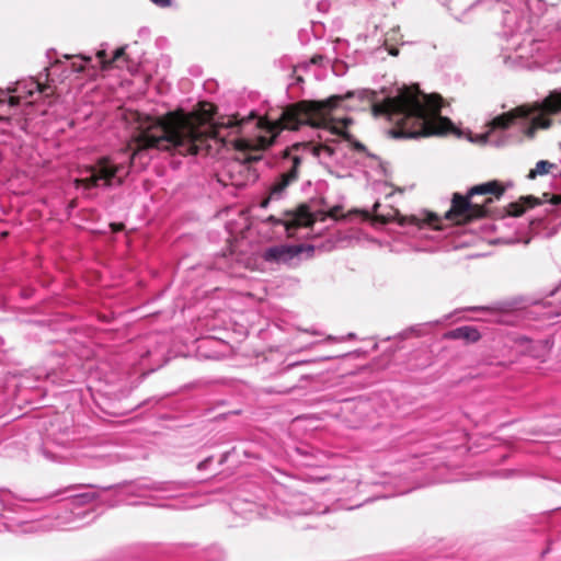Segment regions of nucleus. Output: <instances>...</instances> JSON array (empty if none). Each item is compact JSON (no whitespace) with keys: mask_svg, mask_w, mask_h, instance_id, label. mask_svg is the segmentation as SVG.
Instances as JSON below:
<instances>
[{"mask_svg":"<svg viewBox=\"0 0 561 561\" xmlns=\"http://www.w3.org/2000/svg\"><path fill=\"white\" fill-rule=\"evenodd\" d=\"M336 100L302 101L283 108L278 116L260 118L262 134L256 144L251 139L229 138L228 127L213 122L214 105L210 103H201L197 112H169L141 134L140 148L127 158L142 157L148 149L183 157L216 156L222 148L232 147L234 156L222 164L217 180L225 187L242 188L257 180L255 164L262 159V151L272 146L282 130H299L304 126L336 130L345 126L348 119L334 113L332 103Z\"/></svg>","mask_w":561,"mask_h":561,"instance_id":"nucleus-1","label":"nucleus"},{"mask_svg":"<svg viewBox=\"0 0 561 561\" xmlns=\"http://www.w3.org/2000/svg\"><path fill=\"white\" fill-rule=\"evenodd\" d=\"M357 95L359 100L369 102L375 116H385L396 128V137L419 138L428 136H442L455 131L453 122L442 115L443 100L436 94L411 93L402 91L393 98H387L383 102H377V94L371 90H358L348 92L345 96H331L337 99L333 102L334 113L348 119L343 127L333 130L331 128H317L319 141L310 140L296 142L280 151L274 158L275 178L266 197L260 202L261 208H266L272 201H280L287 195V188L295 183L300 174L302 165L309 159H317L328 170L334 168H350L367 156L364 145L345 138H324L323 134L342 136L352 119L341 115L340 110L345 99Z\"/></svg>","mask_w":561,"mask_h":561,"instance_id":"nucleus-2","label":"nucleus"},{"mask_svg":"<svg viewBox=\"0 0 561 561\" xmlns=\"http://www.w3.org/2000/svg\"><path fill=\"white\" fill-rule=\"evenodd\" d=\"M561 114V89L550 93L534 107H518L514 112L494 117L486 125V130L478 136V140L495 147L519 141L522 135H534L537 128H549V116Z\"/></svg>","mask_w":561,"mask_h":561,"instance_id":"nucleus-3","label":"nucleus"},{"mask_svg":"<svg viewBox=\"0 0 561 561\" xmlns=\"http://www.w3.org/2000/svg\"><path fill=\"white\" fill-rule=\"evenodd\" d=\"M534 20L525 12L512 22V30L504 28L502 36L505 45L499 56L502 64L508 67H530L539 64L540 56L546 48L557 50L561 47V20L556 24L553 33L548 32V37L534 36L531 34Z\"/></svg>","mask_w":561,"mask_h":561,"instance_id":"nucleus-4","label":"nucleus"},{"mask_svg":"<svg viewBox=\"0 0 561 561\" xmlns=\"http://www.w3.org/2000/svg\"><path fill=\"white\" fill-rule=\"evenodd\" d=\"M504 190L497 181H490L470 188L467 196L455 193L451 206L445 217L456 224H462L472 218L482 217L490 213L489 204L499 199Z\"/></svg>","mask_w":561,"mask_h":561,"instance_id":"nucleus-5","label":"nucleus"},{"mask_svg":"<svg viewBox=\"0 0 561 561\" xmlns=\"http://www.w3.org/2000/svg\"><path fill=\"white\" fill-rule=\"evenodd\" d=\"M341 208L333 207L329 211H310L301 206L296 211H287L282 218L271 216L270 221L283 227L288 238L304 239L319 236L341 217Z\"/></svg>","mask_w":561,"mask_h":561,"instance_id":"nucleus-6","label":"nucleus"},{"mask_svg":"<svg viewBox=\"0 0 561 561\" xmlns=\"http://www.w3.org/2000/svg\"><path fill=\"white\" fill-rule=\"evenodd\" d=\"M380 204L376 202L373 210H362L364 219L371 220L373 225L377 228L390 222H398L399 226L407 228L405 233L411 234L417 239H430L438 241L442 238V228L438 226L439 219L433 215H427L425 219H420L415 216L404 217L401 216L399 210L389 207L386 211H380Z\"/></svg>","mask_w":561,"mask_h":561,"instance_id":"nucleus-7","label":"nucleus"},{"mask_svg":"<svg viewBox=\"0 0 561 561\" xmlns=\"http://www.w3.org/2000/svg\"><path fill=\"white\" fill-rule=\"evenodd\" d=\"M274 499L262 505L259 514L265 518L273 516H300L311 514H323L328 512L327 506L316 503L310 496L300 492H291L282 484H275L272 489Z\"/></svg>","mask_w":561,"mask_h":561,"instance_id":"nucleus-8","label":"nucleus"},{"mask_svg":"<svg viewBox=\"0 0 561 561\" xmlns=\"http://www.w3.org/2000/svg\"><path fill=\"white\" fill-rule=\"evenodd\" d=\"M130 164L113 157H103L94 165L87 168L76 180V186L83 190L118 186L128 175Z\"/></svg>","mask_w":561,"mask_h":561,"instance_id":"nucleus-9","label":"nucleus"},{"mask_svg":"<svg viewBox=\"0 0 561 561\" xmlns=\"http://www.w3.org/2000/svg\"><path fill=\"white\" fill-rule=\"evenodd\" d=\"M66 59H79L80 62L72 61L70 72H85L89 77H94L100 70H107L113 66L122 67L121 64L126 61L125 47L117 48L112 57H108L106 49L102 48L96 51L95 56L65 55Z\"/></svg>","mask_w":561,"mask_h":561,"instance_id":"nucleus-10","label":"nucleus"},{"mask_svg":"<svg viewBox=\"0 0 561 561\" xmlns=\"http://www.w3.org/2000/svg\"><path fill=\"white\" fill-rule=\"evenodd\" d=\"M312 247H305L304 244H275L267 247L262 251V260L271 266L279 265H296L300 255L305 252H312Z\"/></svg>","mask_w":561,"mask_h":561,"instance_id":"nucleus-11","label":"nucleus"},{"mask_svg":"<svg viewBox=\"0 0 561 561\" xmlns=\"http://www.w3.org/2000/svg\"><path fill=\"white\" fill-rule=\"evenodd\" d=\"M484 10V11H499L502 13V25L504 28L512 30V22L517 20L520 14L524 12L522 10H517L513 8L511 4L503 2L501 0H476L470 5H468L458 16L457 19L460 21H465L468 12L473 10Z\"/></svg>","mask_w":561,"mask_h":561,"instance_id":"nucleus-12","label":"nucleus"},{"mask_svg":"<svg viewBox=\"0 0 561 561\" xmlns=\"http://www.w3.org/2000/svg\"><path fill=\"white\" fill-rule=\"evenodd\" d=\"M96 499H98V493L95 491H87V492H81V493L69 495L66 499L65 503L62 504V507L66 510L71 508L70 515L69 516H59L58 515L57 516V519H58L57 526L58 527L66 526L70 523H72L76 518H81V517L85 516L87 512L79 511V512L75 513L72 511V508H79L81 506L90 504V503L94 502Z\"/></svg>","mask_w":561,"mask_h":561,"instance_id":"nucleus-13","label":"nucleus"},{"mask_svg":"<svg viewBox=\"0 0 561 561\" xmlns=\"http://www.w3.org/2000/svg\"><path fill=\"white\" fill-rule=\"evenodd\" d=\"M49 85H43L39 80L33 78L16 81L14 88L10 91L16 93V96H11L10 102L12 105L19 104V99H27L35 93H44Z\"/></svg>","mask_w":561,"mask_h":561,"instance_id":"nucleus-14","label":"nucleus"},{"mask_svg":"<svg viewBox=\"0 0 561 561\" xmlns=\"http://www.w3.org/2000/svg\"><path fill=\"white\" fill-rule=\"evenodd\" d=\"M184 483L169 481V482H154L147 486L149 490L161 493V499H175L181 496V491L184 489Z\"/></svg>","mask_w":561,"mask_h":561,"instance_id":"nucleus-15","label":"nucleus"},{"mask_svg":"<svg viewBox=\"0 0 561 561\" xmlns=\"http://www.w3.org/2000/svg\"><path fill=\"white\" fill-rule=\"evenodd\" d=\"M446 337L453 340H465L467 342H477L481 335L474 327L463 325L446 333Z\"/></svg>","mask_w":561,"mask_h":561,"instance_id":"nucleus-16","label":"nucleus"},{"mask_svg":"<svg viewBox=\"0 0 561 561\" xmlns=\"http://www.w3.org/2000/svg\"><path fill=\"white\" fill-rule=\"evenodd\" d=\"M539 204L533 196L520 197L518 202H513L507 205V214L513 217L520 216L526 208L534 207Z\"/></svg>","mask_w":561,"mask_h":561,"instance_id":"nucleus-17","label":"nucleus"},{"mask_svg":"<svg viewBox=\"0 0 561 561\" xmlns=\"http://www.w3.org/2000/svg\"><path fill=\"white\" fill-rule=\"evenodd\" d=\"M557 165L547 160H540L536 163L535 169L530 170L528 174V179H535L537 175H543L548 173H552L554 176L557 175L553 170H557Z\"/></svg>","mask_w":561,"mask_h":561,"instance_id":"nucleus-18","label":"nucleus"},{"mask_svg":"<svg viewBox=\"0 0 561 561\" xmlns=\"http://www.w3.org/2000/svg\"><path fill=\"white\" fill-rule=\"evenodd\" d=\"M411 334H416V335H421L422 334V325H415V327H411L407 330H404L402 333H400V336L402 339H407L409 337Z\"/></svg>","mask_w":561,"mask_h":561,"instance_id":"nucleus-19","label":"nucleus"},{"mask_svg":"<svg viewBox=\"0 0 561 561\" xmlns=\"http://www.w3.org/2000/svg\"><path fill=\"white\" fill-rule=\"evenodd\" d=\"M50 443H55V440H53L49 436L45 439L44 444H43V448H42V453L43 455L50 459V460H56V457L48 450V445Z\"/></svg>","mask_w":561,"mask_h":561,"instance_id":"nucleus-20","label":"nucleus"},{"mask_svg":"<svg viewBox=\"0 0 561 561\" xmlns=\"http://www.w3.org/2000/svg\"><path fill=\"white\" fill-rule=\"evenodd\" d=\"M371 160V163H375L378 167V170L380 173L386 174V167L383 163L375 156L369 157Z\"/></svg>","mask_w":561,"mask_h":561,"instance_id":"nucleus-21","label":"nucleus"},{"mask_svg":"<svg viewBox=\"0 0 561 561\" xmlns=\"http://www.w3.org/2000/svg\"><path fill=\"white\" fill-rule=\"evenodd\" d=\"M154 4L165 8L171 4V0H151Z\"/></svg>","mask_w":561,"mask_h":561,"instance_id":"nucleus-22","label":"nucleus"},{"mask_svg":"<svg viewBox=\"0 0 561 561\" xmlns=\"http://www.w3.org/2000/svg\"><path fill=\"white\" fill-rule=\"evenodd\" d=\"M211 460H213V458H211V457L206 458L205 460H203V461H201V462L198 463L197 468H198L199 470L206 469V468H207V466H208V463H210V462H211Z\"/></svg>","mask_w":561,"mask_h":561,"instance_id":"nucleus-23","label":"nucleus"},{"mask_svg":"<svg viewBox=\"0 0 561 561\" xmlns=\"http://www.w3.org/2000/svg\"><path fill=\"white\" fill-rule=\"evenodd\" d=\"M83 485H71L69 486L66 491H70V490H75V489H79V488H82Z\"/></svg>","mask_w":561,"mask_h":561,"instance_id":"nucleus-24","label":"nucleus"},{"mask_svg":"<svg viewBox=\"0 0 561 561\" xmlns=\"http://www.w3.org/2000/svg\"><path fill=\"white\" fill-rule=\"evenodd\" d=\"M227 457H228V453H226L225 455H222V458H221L220 462L222 463L224 461H226Z\"/></svg>","mask_w":561,"mask_h":561,"instance_id":"nucleus-25","label":"nucleus"},{"mask_svg":"<svg viewBox=\"0 0 561 561\" xmlns=\"http://www.w3.org/2000/svg\"><path fill=\"white\" fill-rule=\"evenodd\" d=\"M298 364H299V363H294V364H291V365H288V366L286 367V369H289V368H291V367H295V366H297Z\"/></svg>","mask_w":561,"mask_h":561,"instance_id":"nucleus-26","label":"nucleus"},{"mask_svg":"<svg viewBox=\"0 0 561 561\" xmlns=\"http://www.w3.org/2000/svg\"><path fill=\"white\" fill-rule=\"evenodd\" d=\"M58 445H61V446H66L67 442L66 440H61V442H56Z\"/></svg>","mask_w":561,"mask_h":561,"instance_id":"nucleus-27","label":"nucleus"},{"mask_svg":"<svg viewBox=\"0 0 561 561\" xmlns=\"http://www.w3.org/2000/svg\"><path fill=\"white\" fill-rule=\"evenodd\" d=\"M46 71H48L47 75H46V77L48 79L50 77V71L48 69H46Z\"/></svg>","mask_w":561,"mask_h":561,"instance_id":"nucleus-28","label":"nucleus"},{"mask_svg":"<svg viewBox=\"0 0 561 561\" xmlns=\"http://www.w3.org/2000/svg\"><path fill=\"white\" fill-rule=\"evenodd\" d=\"M407 492H408V490L400 491V492H399V494H404V493H407Z\"/></svg>","mask_w":561,"mask_h":561,"instance_id":"nucleus-29","label":"nucleus"},{"mask_svg":"<svg viewBox=\"0 0 561 561\" xmlns=\"http://www.w3.org/2000/svg\"><path fill=\"white\" fill-rule=\"evenodd\" d=\"M424 250H433V247L424 248Z\"/></svg>","mask_w":561,"mask_h":561,"instance_id":"nucleus-30","label":"nucleus"},{"mask_svg":"<svg viewBox=\"0 0 561 561\" xmlns=\"http://www.w3.org/2000/svg\"><path fill=\"white\" fill-rule=\"evenodd\" d=\"M451 2H458L459 0H450Z\"/></svg>","mask_w":561,"mask_h":561,"instance_id":"nucleus-31","label":"nucleus"}]
</instances>
